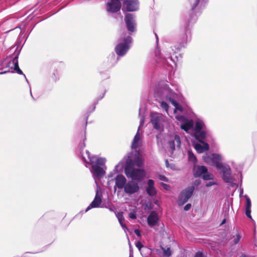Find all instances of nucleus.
<instances>
[{"label": "nucleus", "mask_w": 257, "mask_h": 257, "mask_svg": "<svg viewBox=\"0 0 257 257\" xmlns=\"http://www.w3.org/2000/svg\"><path fill=\"white\" fill-rule=\"evenodd\" d=\"M194 189L193 186H190L181 191L178 197V203L179 205H183L188 201L193 195Z\"/></svg>", "instance_id": "nucleus-9"}, {"label": "nucleus", "mask_w": 257, "mask_h": 257, "mask_svg": "<svg viewBox=\"0 0 257 257\" xmlns=\"http://www.w3.org/2000/svg\"><path fill=\"white\" fill-rule=\"evenodd\" d=\"M147 223L150 227H153L158 224L159 218L158 213L155 211H152L149 213L147 219Z\"/></svg>", "instance_id": "nucleus-18"}, {"label": "nucleus", "mask_w": 257, "mask_h": 257, "mask_svg": "<svg viewBox=\"0 0 257 257\" xmlns=\"http://www.w3.org/2000/svg\"><path fill=\"white\" fill-rule=\"evenodd\" d=\"M102 207H105L107 208L110 211L114 212L115 211V207L113 204L111 203H109L107 205L102 206Z\"/></svg>", "instance_id": "nucleus-36"}, {"label": "nucleus", "mask_w": 257, "mask_h": 257, "mask_svg": "<svg viewBox=\"0 0 257 257\" xmlns=\"http://www.w3.org/2000/svg\"><path fill=\"white\" fill-rule=\"evenodd\" d=\"M4 62V60H3V59H2L0 60V67L3 65Z\"/></svg>", "instance_id": "nucleus-56"}, {"label": "nucleus", "mask_w": 257, "mask_h": 257, "mask_svg": "<svg viewBox=\"0 0 257 257\" xmlns=\"http://www.w3.org/2000/svg\"><path fill=\"white\" fill-rule=\"evenodd\" d=\"M202 177L204 180H210L213 179V175L211 173H208L207 172V173H205Z\"/></svg>", "instance_id": "nucleus-35"}, {"label": "nucleus", "mask_w": 257, "mask_h": 257, "mask_svg": "<svg viewBox=\"0 0 257 257\" xmlns=\"http://www.w3.org/2000/svg\"><path fill=\"white\" fill-rule=\"evenodd\" d=\"M240 257H246L245 254H242Z\"/></svg>", "instance_id": "nucleus-58"}, {"label": "nucleus", "mask_w": 257, "mask_h": 257, "mask_svg": "<svg viewBox=\"0 0 257 257\" xmlns=\"http://www.w3.org/2000/svg\"><path fill=\"white\" fill-rule=\"evenodd\" d=\"M101 192L97 188L95 197L90 205L86 208L85 212H87L92 208H97L99 206L102 202Z\"/></svg>", "instance_id": "nucleus-16"}, {"label": "nucleus", "mask_w": 257, "mask_h": 257, "mask_svg": "<svg viewBox=\"0 0 257 257\" xmlns=\"http://www.w3.org/2000/svg\"><path fill=\"white\" fill-rule=\"evenodd\" d=\"M106 90H104L102 95L96 97V100L92 106L91 110L89 111L88 114L85 117V125L84 136L82 137V142H80L78 145L77 149V153L81 158V160L85 164L86 167H88V165H90L92 167L91 172L92 173L93 177L96 183L97 179H100L105 174L106 167L105 166V159L102 158H97L96 156H91L90 153L88 150L83 152V149L85 147V141L86 140V129L87 124V120L89 114L93 111L95 109L96 105L98 103L99 101L102 99L106 93Z\"/></svg>", "instance_id": "nucleus-1"}, {"label": "nucleus", "mask_w": 257, "mask_h": 257, "mask_svg": "<svg viewBox=\"0 0 257 257\" xmlns=\"http://www.w3.org/2000/svg\"><path fill=\"white\" fill-rule=\"evenodd\" d=\"M129 257H134L133 256V250L130 248V255H129Z\"/></svg>", "instance_id": "nucleus-51"}, {"label": "nucleus", "mask_w": 257, "mask_h": 257, "mask_svg": "<svg viewBox=\"0 0 257 257\" xmlns=\"http://www.w3.org/2000/svg\"><path fill=\"white\" fill-rule=\"evenodd\" d=\"M150 122L154 129L159 130L164 121V116L161 113L152 112L150 113Z\"/></svg>", "instance_id": "nucleus-10"}, {"label": "nucleus", "mask_w": 257, "mask_h": 257, "mask_svg": "<svg viewBox=\"0 0 257 257\" xmlns=\"http://www.w3.org/2000/svg\"><path fill=\"white\" fill-rule=\"evenodd\" d=\"M23 45H21V43L18 42L17 44V48H18L19 47H22Z\"/></svg>", "instance_id": "nucleus-53"}, {"label": "nucleus", "mask_w": 257, "mask_h": 257, "mask_svg": "<svg viewBox=\"0 0 257 257\" xmlns=\"http://www.w3.org/2000/svg\"><path fill=\"white\" fill-rule=\"evenodd\" d=\"M207 168L205 166H199L194 167L193 169V175L195 178L202 177L205 173H207Z\"/></svg>", "instance_id": "nucleus-22"}, {"label": "nucleus", "mask_w": 257, "mask_h": 257, "mask_svg": "<svg viewBox=\"0 0 257 257\" xmlns=\"http://www.w3.org/2000/svg\"><path fill=\"white\" fill-rule=\"evenodd\" d=\"M158 178L159 180H160L161 181H165L166 182H168V179L164 175H159L158 176Z\"/></svg>", "instance_id": "nucleus-40"}, {"label": "nucleus", "mask_w": 257, "mask_h": 257, "mask_svg": "<svg viewBox=\"0 0 257 257\" xmlns=\"http://www.w3.org/2000/svg\"><path fill=\"white\" fill-rule=\"evenodd\" d=\"M145 108L144 106H141L139 108V117L140 118V125L138 128V131L134 138V139L133 140L132 145H131V147H132V149H134V150L137 149L139 146V141L140 140L139 131H140L141 127L144 125V122H145Z\"/></svg>", "instance_id": "nucleus-6"}, {"label": "nucleus", "mask_w": 257, "mask_h": 257, "mask_svg": "<svg viewBox=\"0 0 257 257\" xmlns=\"http://www.w3.org/2000/svg\"><path fill=\"white\" fill-rule=\"evenodd\" d=\"M8 72H10L9 70H4L3 71L0 72V75L6 74V73H7Z\"/></svg>", "instance_id": "nucleus-50"}, {"label": "nucleus", "mask_w": 257, "mask_h": 257, "mask_svg": "<svg viewBox=\"0 0 257 257\" xmlns=\"http://www.w3.org/2000/svg\"><path fill=\"white\" fill-rule=\"evenodd\" d=\"M124 173L127 178H131L133 181H142L146 176L144 169L135 168L134 161L130 157L125 161Z\"/></svg>", "instance_id": "nucleus-4"}, {"label": "nucleus", "mask_w": 257, "mask_h": 257, "mask_svg": "<svg viewBox=\"0 0 257 257\" xmlns=\"http://www.w3.org/2000/svg\"><path fill=\"white\" fill-rule=\"evenodd\" d=\"M176 119L180 122V127L186 132H188L191 130L192 134H194V129L195 128V123L192 119H189L184 115H177Z\"/></svg>", "instance_id": "nucleus-8"}, {"label": "nucleus", "mask_w": 257, "mask_h": 257, "mask_svg": "<svg viewBox=\"0 0 257 257\" xmlns=\"http://www.w3.org/2000/svg\"><path fill=\"white\" fill-rule=\"evenodd\" d=\"M154 181L152 179H149L148 181V186L146 188V192L147 194L153 197L157 194V190L154 187Z\"/></svg>", "instance_id": "nucleus-21"}, {"label": "nucleus", "mask_w": 257, "mask_h": 257, "mask_svg": "<svg viewBox=\"0 0 257 257\" xmlns=\"http://www.w3.org/2000/svg\"><path fill=\"white\" fill-rule=\"evenodd\" d=\"M217 170L219 172L224 182L232 183L235 181V179L231 174V168L228 164H224Z\"/></svg>", "instance_id": "nucleus-7"}, {"label": "nucleus", "mask_w": 257, "mask_h": 257, "mask_svg": "<svg viewBox=\"0 0 257 257\" xmlns=\"http://www.w3.org/2000/svg\"><path fill=\"white\" fill-rule=\"evenodd\" d=\"M123 168H124L123 163L121 161L115 166L114 171H115V173L121 172L122 171Z\"/></svg>", "instance_id": "nucleus-32"}, {"label": "nucleus", "mask_w": 257, "mask_h": 257, "mask_svg": "<svg viewBox=\"0 0 257 257\" xmlns=\"http://www.w3.org/2000/svg\"><path fill=\"white\" fill-rule=\"evenodd\" d=\"M32 253L30 252H25L22 257H34L32 255H30Z\"/></svg>", "instance_id": "nucleus-47"}, {"label": "nucleus", "mask_w": 257, "mask_h": 257, "mask_svg": "<svg viewBox=\"0 0 257 257\" xmlns=\"http://www.w3.org/2000/svg\"><path fill=\"white\" fill-rule=\"evenodd\" d=\"M136 247L138 248L143 257H147L151 253L150 248L144 246L140 241H138L136 243Z\"/></svg>", "instance_id": "nucleus-24"}, {"label": "nucleus", "mask_w": 257, "mask_h": 257, "mask_svg": "<svg viewBox=\"0 0 257 257\" xmlns=\"http://www.w3.org/2000/svg\"><path fill=\"white\" fill-rule=\"evenodd\" d=\"M134 165H136L138 167H142L144 164V161L140 156V153L139 151H136V153L134 158Z\"/></svg>", "instance_id": "nucleus-27"}, {"label": "nucleus", "mask_w": 257, "mask_h": 257, "mask_svg": "<svg viewBox=\"0 0 257 257\" xmlns=\"http://www.w3.org/2000/svg\"><path fill=\"white\" fill-rule=\"evenodd\" d=\"M200 0H196V3L195 4V5L193 7V9H194L199 3Z\"/></svg>", "instance_id": "nucleus-54"}, {"label": "nucleus", "mask_w": 257, "mask_h": 257, "mask_svg": "<svg viewBox=\"0 0 257 257\" xmlns=\"http://www.w3.org/2000/svg\"><path fill=\"white\" fill-rule=\"evenodd\" d=\"M217 184V183L215 182H214V181H210L209 182H208L207 183H206V186L207 187H209L212 185H216Z\"/></svg>", "instance_id": "nucleus-44"}, {"label": "nucleus", "mask_w": 257, "mask_h": 257, "mask_svg": "<svg viewBox=\"0 0 257 257\" xmlns=\"http://www.w3.org/2000/svg\"><path fill=\"white\" fill-rule=\"evenodd\" d=\"M191 207V204L190 203L187 204L184 207L185 211H188Z\"/></svg>", "instance_id": "nucleus-46"}, {"label": "nucleus", "mask_w": 257, "mask_h": 257, "mask_svg": "<svg viewBox=\"0 0 257 257\" xmlns=\"http://www.w3.org/2000/svg\"><path fill=\"white\" fill-rule=\"evenodd\" d=\"M155 97L161 99H165L175 107L176 109L182 111L183 109L181 105L177 102L176 99L178 97V94L172 89L170 88L169 85L165 83L163 85H160V86L155 90Z\"/></svg>", "instance_id": "nucleus-3"}, {"label": "nucleus", "mask_w": 257, "mask_h": 257, "mask_svg": "<svg viewBox=\"0 0 257 257\" xmlns=\"http://www.w3.org/2000/svg\"><path fill=\"white\" fill-rule=\"evenodd\" d=\"M165 163L167 167H168L169 166V161L168 160H165Z\"/></svg>", "instance_id": "nucleus-57"}, {"label": "nucleus", "mask_w": 257, "mask_h": 257, "mask_svg": "<svg viewBox=\"0 0 257 257\" xmlns=\"http://www.w3.org/2000/svg\"><path fill=\"white\" fill-rule=\"evenodd\" d=\"M115 173V172L114 171V172H110L108 175V177L109 178H112L113 177V175Z\"/></svg>", "instance_id": "nucleus-49"}, {"label": "nucleus", "mask_w": 257, "mask_h": 257, "mask_svg": "<svg viewBox=\"0 0 257 257\" xmlns=\"http://www.w3.org/2000/svg\"><path fill=\"white\" fill-rule=\"evenodd\" d=\"M115 185L114 188L115 190L116 188L121 189H124L127 182L126 179L124 176L120 174L117 175L114 179Z\"/></svg>", "instance_id": "nucleus-17"}, {"label": "nucleus", "mask_w": 257, "mask_h": 257, "mask_svg": "<svg viewBox=\"0 0 257 257\" xmlns=\"http://www.w3.org/2000/svg\"><path fill=\"white\" fill-rule=\"evenodd\" d=\"M134 232L138 236H141V232L139 229H136L134 231Z\"/></svg>", "instance_id": "nucleus-48"}, {"label": "nucleus", "mask_w": 257, "mask_h": 257, "mask_svg": "<svg viewBox=\"0 0 257 257\" xmlns=\"http://www.w3.org/2000/svg\"><path fill=\"white\" fill-rule=\"evenodd\" d=\"M132 42V39L131 37H127L119 44L118 48H128L131 46Z\"/></svg>", "instance_id": "nucleus-28"}, {"label": "nucleus", "mask_w": 257, "mask_h": 257, "mask_svg": "<svg viewBox=\"0 0 257 257\" xmlns=\"http://www.w3.org/2000/svg\"><path fill=\"white\" fill-rule=\"evenodd\" d=\"M124 5L125 6L126 10L130 12L135 11L139 8L138 2L137 0H126L124 2Z\"/></svg>", "instance_id": "nucleus-20"}, {"label": "nucleus", "mask_w": 257, "mask_h": 257, "mask_svg": "<svg viewBox=\"0 0 257 257\" xmlns=\"http://www.w3.org/2000/svg\"><path fill=\"white\" fill-rule=\"evenodd\" d=\"M188 157L189 161L192 162V163H193L194 165H196L197 162V159L192 151H188Z\"/></svg>", "instance_id": "nucleus-29"}, {"label": "nucleus", "mask_w": 257, "mask_h": 257, "mask_svg": "<svg viewBox=\"0 0 257 257\" xmlns=\"http://www.w3.org/2000/svg\"><path fill=\"white\" fill-rule=\"evenodd\" d=\"M160 185L165 190H168L170 188V186L167 184L164 183L162 182V183H161Z\"/></svg>", "instance_id": "nucleus-42"}, {"label": "nucleus", "mask_w": 257, "mask_h": 257, "mask_svg": "<svg viewBox=\"0 0 257 257\" xmlns=\"http://www.w3.org/2000/svg\"><path fill=\"white\" fill-rule=\"evenodd\" d=\"M210 135L211 131L205 122L201 119H197L195 120L194 134H191V136L198 142L193 143L194 148L198 153H202L209 150V146L205 140Z\"/></svg>", "instance_id": "nucleus-2"}, {"label": "nucleus", "mask_w": 257, "mask_h": 257, "mask_svg": "<svg viewBox=\"0 0 257 257\" xmlns=\"http://www.w3.org/2000/svg\"><path fill=\"white\" fill-rule=\"evenodd\" d=\"M129 217L133 219H136L137 218V214L135 212H131L129 214Z\"/></svg>", "instance_id": "nucleus-43"}, {"label": "nucleus", "mask_w": 257, "mask_h": 257, "mask_svg": "<svg viewBox=\"0 0 257 257\" xmlns=\"http://www.w3.org/2000/svg\"><path fill=\"white\" fill-rule=\"evenodd\" d=\"M125 21L128 30L130 31L134 32L135 29V23L133 19V15L131 14H126L125 17Z\"/></svg>", "instance_id": "nucleus-23"}, {"label": "nucleus", "mask_w": 257, "mask_h": 257, "mask_svg": "<svg viewBox=\"0 0 257 257\" xmlns=\"http://www.w3.org/2000/svg\"><path fill=\"white\" fill-rule=\"evenodd\" d=\"M110 69L107 68H103V65H101L99 69V73L100 76V78L102 80L108 79L110 78Z\"/></svg>", "instance_id": "nucleus-25"}, {"label": "nucleus", "mask_w": 257, "mask_h": 257, "mask_svg": "<svg viewBox=\"0 0 257 257\" xmlns=\"http://www.w3.org/2000/svg\"><path fill=\"white\" fill-rule=\"evenodd\" d=\"M175 143L177 144V146L180 148L181 145V140L180 137L178 135L174 136V140L173 141H170L169 142V145L170 148L174 151L175 149Z\"/></svg>", "instance_id": "nucleus-26"}, {"label": "nucleus", "mask_w": 257, "mask_h": 257, "mask_svg": "<svg viewBox=\"0 0 257 257\" xmlns=\"http://www.w3.org/2000/svg\"><path fill=\"white\" fill-rule=\"evenodd\" d=\"M225 222H226V219H223V220L222 221V222L220 224V225H222L225 224Z\"/></svg>", "instance_id": "nucleus-55"}, {"label": "nucleus", "mask_w": 257, "mask_h": 257, "mask_svg": "<svg viewBox=\"0 0 257 257\" xmlns=\"http://www.w3.org/2000/svg\"><path fill=\"white\" fill-rule=\"evenodd\" d=\"M243 190L242 188H240L239 189V196L240 197L241 196V195L243 194Z\"/></svg>", "instance_id": "nucleus-52"}, {"label": "nucleus", "mask_w": 257, "mask_h": 257, "mask_svg": "<svg viewBox=\"0 0 257 257\" xmlns=\"http://www.w3.org/2000/svg\"><path fill=\"white\" fill-rule=\"evenodd\" d=\"M128 49H115V54L117 55L116 57L124 56L127 52Z\"/></svg>", "instance_id": "nucleus-31"}, {"label": "nucleus", "mask_w": 257, "mask_h": 257, "mask_svg": "<svg viewBox=\"0 0 257 257\" xmlns=\"http://www.w3.org/2000/svg\"><path fill=\"white\" fill-rule=\"evenodd\" d=\"M176 50L173 54L164 56L162 54L161 49H155V60L157 63H167L170 66L172 65L171 63H173L176 65L177 62L181 60L182 55L180 52L181 49Z\"/></svg>", "instance_id": "nucleus-5"}, {"label": "nucleus", "mask_w": 257, "mask_h": 257, "mask_svg": "<svg viewBox=\"0 0 257 257\" xmlns=\"http://www.w3.org/2000/svg\"><path fill=\"white\" fill-rule=\"evenodd\" d=\"M245 214L246 216L248 218H249L251 220V221H252V222L255 225V222L254 220L252 219L251 215V209H245Z\"/></svg>", "instance_id": "nucleus-37"}, {"label": "nucleus", "mask_w": 257, "mask_h": 257, "mask_svg": "<svg viewBox=\"0 0 257 257\" xmlns=\"http://www.w3.org/2000/svg\"><path fill=\"white\" fill-rule=\"evenodd\" d=\"M147 251H144V253H147Z\"/></svg>", "instance_id": "nucleus-61"}, {"label": "nucleus", "mask_w": 257, "mask_h": 257, "mask_svg": "<svg viewBox=\"0 0 257 257\" xmlns=\"http://www.w3.org/2000/svg\"><path fill=\"white\" fill-rule=\"evenodd\" d=\"M116 216L118 218V221L123 229H127L126 226L123 223V221H124V219L122 215V212L117 213V214L116 215Z\"/></svg>", "instance_id": "nucleus-30"}, {"label": "nucleus", "mask_w": 257, "mask_h": 257, "mask_svg": "<svg viewBox=\"0 0 257 257\" xmlns=\"http://www.w3.org/2000/svg\"><path fill=\"white\" fill-rule=\"evenodd\" d=\"M160 106L162 108L164 109L166 111H167L168 110L169 105L166 101H165L164 100L161 101L160 102Z\"/></svg>", "instance_id": "nucleus-38"}, {"label": "nucleus", "mask_w": 257, "mask_h": 257, "mask_svg": "<svg viewBox=\"0 0 257 257\" xmlns=\"http://www.w3.org/2000/svg\"><path fill=\"white\" fill-rule=\"evenodd\" d=\"M244 197L246 199L245 209H251V202L250 198L248 197L247 195H245Z\"/></svg>", "instance_id": "nucleus-34"}, {"label": "nucleus", "mask_w": 257, "mask_h": 257, "mask_svg": "<svg viewBox=\"0 0 257 257\" xmlns=\"http://www.w3.org/2000/svg\"><path fill=\"white\" fill-rule=\"evenodd\" d=\"M161 248L163 251L164 254L165 256L169 257L171 255L172 253L170 247H167L166 248L161 246Z\"/></svg>", "instance_id": "nucleus-33"}, {"label": "nucleus", "mask_w": 257, "mask_h": 257, "mask_svg": "<svg viewBox=\"0 0 257 257\" xmlns=\"http://www.w3.org/2000/svg\"><path fill=\"white\" fill-rule=\"evenodd\" d=\"M21 49H16L14 54H13L11 56L12 58V61L14 65L13 69L14 71H16V72L18 74L20 75H23L24 76L26 81L28 83V81L26 78V75L23 73V71L20 68L19 66L18 58L21 53Z\"/></svg>", "instance_id": "nucleus-12"}, {"label": "nucleus", "mask_w": 257, "mask_h": 257, "mask_svg": "<svg viewBox=\"0 0 257 257\" xmlns=\"http://www.w3.org/2000/svg\"><path fill=\"white\" fill-rule=\"evenodd\" d=\"M233 237H234L233 240V243L234 244H236L240 241L241 239V235L239 233H237L235 237V236Z\"/></svg>", "instance_id": "nucleus-39"}, {"label": "nucleus", "mask_w": 257, "mask_h": 257, "mask_svg": "<svg viewBox=\"0 0 257 257\" xmlns=\"http://www.w3.org/2000/svg\"><path fill=\"white\" fill-rule=\"evenodd\" d=\"M64 64L62 63L57 64L54 67L52 73L50 76V79L54 82H56L60 79V74L64 68Z\"/></svg>", "instance_id": "nucleus-13"}, {"label": "nucleus", "mask_w": 257, "mask_h": 257, "mask_svg": "<svg viewBox=\"0 0 257 257\" xmlns=\"http://www.w3.org/2000/svg\"><path fill=\"white\" fill-rule=\"evenodd\" d=\"M121 8V4L117 0H111L107 4V11L109 12L115 13Z\"/></svg>", "instance_id": "nucleus-19"}, {"label": "nucleus", "mask_w": 257, "mask_h": 257, "mask_svg": "<svg viewBox=\"0 0 257 257\" xmlns=\"http://www.w3.org/2000/svg\"><path fill=\"white\" fill-rule=\"evenodd\" d=\"M118 60L119 58L116 57L115 54L114 53H112L108 56L107 60L104 61L101 65H103V68L110 69L115 65Z\"/></svg>", "instance_id": "nucleus-15"}, {"label": "nucleus", "mask_w": 257, "mask_h": 257, "mask_svg": "<svg viewBox=\"0 0 257 257\" xmlns=\"http://www.w3.org/2000/svg\"><path fill=\"white\" fill-rule=\"evenodd\" d=\"M199 182H197V181H195V185H197V184H199Z\"/></svg>", "instance_id": "nucleus-60"}, {"label": "nucleus", "mask_w": 257, "mask_h": 257, "mask_svg": "<svg viewBox=\"0 0 257 257\" xmlns=\"http://www.w3.org/2000/svg\"><path fill=\"white\" fill-rule=\"evenodd\" d=\"M203 160L206 163L211 161L217 169L224 164V163L221 162L223 160L222 155L219 154L213 153L210 156H204Z\"/></svg>", "instance_id": "nucleus-11"}, {"label": "nucleus", "mask_w": 257, "mask_h": 257, "mask_svg": "<svg viewBox=\"0 0 257 257\" xmlns=\"http://www.w3.org/2000/svg\"><path fill=\"white\" fill-rule=\"evenodd\" d=\"M30 90L31 96V97L33 98V99H34V97H33V95H32V94L31 90L30 89Z\"/></svg>", "instance_id": "nucleus-59"}, {"label": "nucleus", "mask_w": 257, "mask_h": 257, "mask_svg": "<svg viewBox=\"0 0 257 257\" xmlns=\"http://www.w3.org/2000/svg\"><path fill=\"white\" fill-rule=\"evenodd\" d=\"M12 64V61H9V62H8L7 64H6V65L2 69L0 68V70H3V69H6V68H8V70H9V71H10V68L11 67V65Z\"/></svg>", "instance_id": "nucleus-41"}, {"label": "nucleus", "mask_w": 257, "mask_h": 257, "mask_svg": "<svg viewBox=\"0 0 257 257\" xmlns=\"http://www.w3.org/2000/svg\"><path fill=\"white\" fill-rule=\"evenodd\" d=\"M139 189L138 183L135 181L131 180L127 182L123 189L126 194L130 195L138 192Z\"/></svg>", "instance_id": "nucleus-14"}, {"label": "nucleus", "mask_w": 257, "mask_h": 257, "mask_svg": "<svg viewBox=\"0 0 257 257\" xmlns=\"http://www.w3.org/2000/svg\"><path fill=\"white\" fill-rule=\"evenodd\" d=\"M194 257H205V256L202 252L198 251L195 253Z\"/></svg>", "instance_id": "nucleus-45"}]
</instances>
